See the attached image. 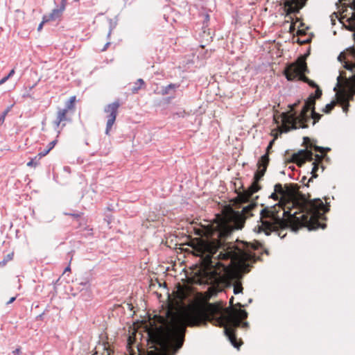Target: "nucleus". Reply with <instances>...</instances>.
I'll use <instances>...</instances> for the list:
<instances>
[{
  "label": "nucleus",
  "instance_id": "f257e3e1",
  "mask_svg": "<svg viewBox=\"0 0 355 355\" xmlns=\"http://www.w3.org/2000/svg\"><path fill=\"white\" fill-rule=\"evenodd\" d=\"M255 207L256 204L250 203L243 207L241 212L228 209L196 230V234L204 238L198 241L193 248L195 254L202 259L207 282L216 283L232 279L239 272H245L249 262L254 261L252 250L243 242L223 248L218 254L217 251L222 248V239L234 230L241 229Z\"/></svg>",
  "mask_w": 355,
  "mask_h": 355
},
{
  "label": "nucleus",
  "instance_id": "f03ea898",
  "mask_svg": "<svg viewBox=\"0 0 355 355\" xmlns=\"http://www.w3.org/2000/svg\"><path fill=\"white\" fill-rule=\"evenodd\" d=\"M244 310L223 309L219 304H208L205 307H192L182 312L166 311V318H162L159 327H150L148 339L154 348L148 355H175L184 343L187 326H198L209 321L213 324L224 327V333L234 347L239 348L234 329L247 318Z\"/></svg>",
  "mask_w": 355,
  "mask_h": 355
},
{
  "label": "nucleus",
  "instance_id": "7ed1b4c3",
  "mask_svg": "<svg viewBox=\"0 0 355 355\" xmlns=\"http://www.w3.org/2000/svg\"><path fill=\"white\" fill-rule=\"evenodd\" d=\"M279 200L277 204L267 207L261 211V225H258V232L266 235L275 232L278 236L284 238L288 227L293 230L300 226L308 227L309 230L324 228L319 222L323 214L328 211L320 199L306 201L297 198V187L293 184H281L275 186V192L270 196Z\"/></svg>",
  "mask_w": 355,
  "mask_h": 355
},
{
  "label": "nucleus",
  "instance_id": "20e7f679",
  "mask_svg": "<svg viewBox=\"0 0 355 355\" xmlns=\"http://www.w3.org/2000/svg\"><path fill=\"white\" fill-rule=\"evenodd\" d=\"M315 94L311 95L310 97L306 101L304 105L301 110V112L298 116L294 112V110L297 106V103L290 105V110L288 113H284L283 114V124L286 127V130H289L291 128L297 127L296 124L300 123V125L302 128H306V125H303L307 120L309 119L308 112H309L311 107L314 106L315 101L316 98H320L322 95V91L317 87Z\"/></svg>",
  "mask_w": 355,
  "mask_h": 355
},
{
  "label": "nucleus",
  "instance_id": "39448f33",
  "mask_svg": "<svg viewBox=\"0 0 355 355\" xmlns=\"http://www.w3.org/2000/svg\"><path fill=\"white\" fill-rule=\"evenodd\" d=\"M337 88L339 89V92H336L337 101L341 104L343 112H347L349 106V101L355 94V75L347 78L345 73L341 71L337 77L334 90L336 91Z\"/></svg>",
  "mask_w": 355,
  "mask_h": 355
},
{
  "label": "nucleus",
  "instance_id": "423d86ee",
  "mask_svg": "<svg viewBox=\"0 0 355 355\" xmlns=\"http://www.w3.org/2000/svg\"><path fill=\"white\" fill-rule=\"evenodd\" d=\"M307 70L306 63L304 58H299L297 60L288 65L284 69V75L288 80H294L296 78L307 83L313 87H318L313 81L309 80L304 76V73Z\"/></svg>",
  "mask_w": 355,
  "mask_h": 355
},
{
  "label": "nucleus",
  "instance_id": "0eeeda50",
  "mask_svg": "<svg viewBox=\"0 0 355 355\" xmlns=\"http://www.w3.org/2000/svg\"><path fill=\"white\" fill-rule=\"evenodd\" d=\"M338 61L343 62V67L350 71L349 76H355V46H350L341 52L338 57Z\"/></svg>",
  "mask_w": 355,
  "mask_h": 355
},
{
  "label": "nucleus",
  "instance_id": "6e6552de",
  "mask_svg": "<svg viewBox=\"0 0 355 355\" xmlns=\"http://www.w3.org/2000/svg\"><path fill=\"white\" fill-rule=\"evenodd\" d=\"M120 106V103L119 101H115L114 103H110L106 105L104 108V112L107 114V123L105 128V134L109 135L110 132L114 125L116 116L118 114V110Z\"/></svg>",
  "mask_w": 355,
  "mask_h": 355
},
{
  "label": "nucleus",
  "instance_id": "1a4fd4ad",
  "mask_svg": "<svg viewBox=\"0 0 355 355\" xmlns=\"http://www.w3.org/2000/svg\"><path fill=\"white\" fill-rule=\"evenodd\" d=\"M307 0H286L284 7L286 15L295 14L305 5Z\"/></svg>",
  "mask_w": 355,
  "mask_h": 355
},
{
  "label": "nucleus",
  "instance_id": "9d476101",
  "mask_svg": "<svg viewBox=\"0 0 355 355\" xmlns=\"http://www.w3.org/2000/svg\"><path fill=\"white\" fill-rule=\"evenodd\" d=\"M269 162V157L268 153H266L261 157L258 162L257 166L258 170L256 172L254 175V178L257 180H260L261 178L264 175L265 172L266 171L267 166L268 165Z\"/></svg>",
  "mask_w": 355,
  "mask_h": 355
},
{
  "label": "nucleus",
  "instance_id": "9b49d317",
  "mask_svg": "<svg viewBox=\"0 0 355 355\" xmlns=\"http://www.w3.org/2000/svg\"><path fill=\"white\" fill-rule=\"evenodd\" d=\"M259 181V180H257L254 178V182L248 188V189L245 191L241 195H239V197L241 201H242V202L248 201L254 193L257 192L260 189V187L258 184Z\"/></svg>",
  "mask_w": 355,
  "mask_h": 355
},
{
  "label": "nucleus",
  "instance_id": "f8f14e48",
  "mask_svg": "<svg viewBox=\"0 0 355 355\" xmlns=\"http://www.w3.org/2000/svg\"><path fill=\"white\" fill-rule=\"evenodd\" d=\"M312 159L313 153L309 150H302L293 155V160L298 165H302L304 162L311 161Z\"/></svg>",
  "mask_w": 355,
  "mask_h": 355
},
{
  "label": "nucleus",
  "instance_id": "ddd939ff",
  "mask_svg": "<svg viewBox=\"0 0 355 355\" xmlns=\"http://www.w3.org/2000/svg\"><path fill=\"white\" fill-rule=\"evenodd\" d=\"M65 9V4L61 3L59 8H54L49 15H45V21H55L59 19Z\"/></svg>",
  "mask_w": 355,
  "mask_h": 355
},
{
  "label": "nucleus",
  "instance_id": "4468645a",
  "mask_svg": "<svg viewBox=\"0 0 355 355\" xmlns=\"http://www.w3.org/2000/svg\"><path fill=\"white\" fill-rule=\"evenodd\" d=\"M288 112H286V113H288ZM285 112H282L281 114V121H282V126L279 128L278 130H273L272 132H271V135L273 136V139H277L279 137V135H280L282 132H288L289 130H292V129H297V128H302L300 125V123L297 125V127H295V128H290L289 130H286V127L284 126V124H283V114H284Z\"/></svg>",
  "mask_w": 355,
  "mask_h": 355
},
{
  "label": "nucleus",
  "instance_id": "2eb2a0df",
  "mask_svg": "<svg viewBox=\"0 0 355 355\" xmlns=\"http://www.w3.org/2000/svg\"><path fill=\"white\" fill-rule=\"evenodd\" d=\"M309 119L307 120L303 125H306L307 128V123L312 120V124L315 125L321 118V114L316 113L314 110V106L311 107L309 112H308Z\"/></svg>",
  "mask_w": 355,
  "mask_h": 355
},
{
  "label": "nucleus",
  "instance_id": "dca6fc26",
  "mask_svg": "<svg viewBox=\"0 0 355 355\" xmlns=\"http://www.w3.org/2000/svg\"><path fill=\"white\" fill-rule=\"evenodd\" d=\"M67 109H62L58 110V114H57V119L55 121V123L57 127H58L60 124V123L64 120H66V116L67 114Z\"/></svg>",
  "mask_w": 355,
  "mask_h": 355
},
{
  "label": "nucleus",
  "instance_id": "f3484780",
  "mask_svg": "<svg viewBox=\"0 0 355 355\" xmlns=\"http://www.w3.org/2000/svg\"><path fill=\"white\" fill-rule=\"evenodd\" d=\"M12 107V105L8 107L0 115V125H1L4 123L5 118L8 113L10 111Z\"/></svg>",
  "mask_w": 355,
  "mask_h": 355
},
{
  "label": "nucleus",
  "instance_id": "a211bd4d",
  "mask_svg": "<svg viewBox=\"0 0 355 355\" xmlns=\"http://www.w3.org/2000/svg\"><path fill=\"white\" fill-rule=\"evenodd\" d=\"M76 100V97L75 96H71L67 103V107L65 109H67V110L73 109L74 107Z\"/></svg>",
  "mask_w": 355,
  "mask_h": 355
},
{
  "label": "nucleus",
  "instance_id": "6ab92c4d",
  "mask_svg": "<svg viewBox=\"0 0 355 355\" xmlns=\"http://www.w3.org/2000/svg\"><path fill=\"white\" fill-rule=\"evenodd\" d=\"M336 104V101H332L330 103L327 104L323 109L322 111L325 113H329L335 107Z\"/></svg>",
  "mask_w": 355,
  "mask_h": 355
},
{
  "label": "nucleus",
  "instance_id": "aec40b11",
  "mask_svg": "<svg viewBox=\"0 0 355 355\" xmlns=\"http://www.w3.org/2000/svg\"><path fill=\"white\" fill-rule=\"evenodd\" d=\"M144 85V81L143 79H139L137 82L135 83V87L132 89V92L136 93L137 91Z\"/></svg>",
  "mask_w": 355,
  "mask_h": 355
},
{
  "label": "nucleus",
  "instance_id": "412c9836",
  "mask_svg": "<svg viewBox=\"0 0 355 355\" xmlns=\"http://www.w3.org/2000/svg\"><path fill=\"white\" fill-rule=\"evenodd\" d=\"M242 291H243V287H242L241 282H236L234 285V293L235 295H236V294L241 293Z\"/></svg>",
  "mask_w": 355,
  "mask_h": 355
},
{
  "label": "nucleus",
  "instance_id": "4be33fe9",
  "mask_svg": "<svg viewBox=\"0 0 355 355\" xmlns=\"http://www.w3.org/2000/svg\"><path fill=\"white\" fill-rule=\"evenodd\" d=\"M50 152L49 149L46 148L41 152H40L35 157V159L40 160L42 157L46 156Z\"/></svg>",
  "mask_w": 355,
  "mask_h": 355
},
{
  "label": "nucleus",
  "instance_id": "5701e85b",
  "mask_svg": "<svg viewBox=\"0 0 355 355\" xmlns=\"http://www.w3.org/2000/svg\"><path fill=\"white\" fill-rule=\"evenodd\" d=\"M38 159H35V157L33 159H31L28 163L27 166L30 167H35L39 164Z\"/></svg>",
  "mask_w": 355,
  "mask_h": 355
},
{
  "label": "nucleus",
  "instance_id": "b1692460",
  "mask_svg": "<svg viewBox=\"0 0 355 355\" xmlns=\"http://www.w3.org/2000/svg\"><path fill=\"white\" fill-rule=\"evenodd\" d=\"M297 42L299 44L303 45V44H305L306 43L311 42V38L309 37L306 39L302 40V39H300V37H298L297 39Z\"/></svg>",
  "mask_w": 355,
  "mask_h": 355
},
{
  "label": "nucleus",
  "instance_id": "393cba45",
  "mask_svg": "<svg viewBox=\"0 0 355 355\" xmlns=\"http://www.w3.org/2000/svg\"><path fill=\"white\" fill-rule=\"evenodd\" d=\"M318 163H316L315 162H313L312 163V165H313V168H312V171L311 173L313 174V176H316L315 175V172L317 171V170L318 169Z\"/></svg>",
  "mask_w": 355,
  "mask_h": 355
},
{
  "label": "nucleus",
  "instance_id": "a878e982",
  "mask_svg": "<svg viewBox=\"0 0 355 355\" xmlns=\"http://www.w3.org/2000/svg\"><path fill=\"white\" fill-rule=\"evenodd\" d=\"M46 22H49V21H45V16L44 15L42 17V21H41V23L39 24V26L37 27V31H40L43 27V25Z\"/></svg>",
  "mask_w": 355,
  "mask_h": 355
},
{
  "label": "nucleus",
  "instance_id": "bb28decb",
  "mask_svg": "<svg viewBox=\"0 0 355 355\" xmlns=\"http://www.w3.org/2000/svg\"><path fill=\"white\" fill-rule=\"evenodd\" d=\"M56 143H57V140L52 141L51 142H50L47 148L49 149V150L51 151L54 148Z\"/></svg>",
  "mask_w": 355,
  "mask_h": 355
},
{
  "label": "nucleus",
  "instance_id": "cd10ccee",
  "mask_svg": "<svg viewBox=\"0 0 355 355\" xmlns=\"http://www.w3.org/2000/svg\"><path fill=\"white\" fill-rule=\"evenodd\" d=\"M10 78L6 76L0 80V85L4 84Z\"/></svg>",
  "mask_w": 355,
  "mask_h": 355
},
{
  "label": "nucleus",
  "instance_id": "c85d7f7f",
  "mask_svg": "<svg viewBox=\"0 0 355 355\" xmlns=\"http://www.w3.org/2000/svg\"><path fill=\"white\" fill-rule=\"evenodd\" d=\"M274 142H275V139H272V141H270V143H269V144H268V146L267 147V149H266L267 150V153H266L268 154V152H269L270 149L272 148Z\"/></svg>",
  "mask_w": 355,
  "mask_h": 355
},
{
  "label": "nucleus",
  "instance_id": "c756f323",
  "mask_svg": "<svg viewBox=\"0 0 355 355\" xmlns=\"http://www.w3.org/2000/svg\"><path fill=\"white\" fill-rule=\"evenodd\" d=\"M12 353H13L14 355H19L20 349H16L15 350H14L12 352Z\"/></svg>",
  "mask_w": 355,
  "mask_h": 355
},
{
  "label": "nucleus",
  "instance_id": "7c9ffc66",
  "mask_svg": "<svg viewBox=\"0 0 355 355\" xmlns=\"http://www.w3.org/2000/svg\"><path fill=\"white\" fill-rule=\"evenodd\" d=\"M15 74V69H12L7 75L9 78L12 77Z\"/></svg>",
  "mask_w": 355,
  "mask_h": 355
},
{
  "label": "nucleus",
  "instance_id": "2f4dec72",
  "mask_svg": "<svg viewBox=\"0 0 355 355\" xmlns=\"http://www.w3.org/2000/svg\"><path fill=\"white\" fill-rule=\"evenodd\" d=\"M16 297H11L9 301L7 302V304H10L11 303H12L15 300Z\"/></svg>",
  "mask_w": 355,
  "mask_h": 355
},
{
  "label": "nucleus",
  "instance_id": "473e14b6",
  "mask_svg": "<svg viewBox=\"0 0 355 355\" xmlns=\"http://www.w3.org/2000/svg\"><path fill=\"white\" fill-rule=\"evenodd\" d=\"M207 39H206V40H205V41L202 40V41H201V42H207V43H209V42H210L209 39H211V37H209V35H207Z\"/></svg>",
  "mask_w": 355,
  "mask_h": 355
},
{
  "label": "nucleus",
  "instance_id": "72a5a7b5",
  "mask_svg": "<svg viewBox=\"0 0 355 355\" xmlns=\"http://www.w3.org/2000/svg\"><path fill=\"white\" fill-rule=\"evenodd\" d=\"M71 271V267L70 265H69L65 269L64 272H70Z\"/></svg>",
  "mask_w": 355,
  "mask_h": 355
},
{
  "label": "nucleus",
  "instance_id": "f704fd0d",
  "mask_svg": "<svg viewBox=\"0 0 355 355\" xmlns=\"http://www.w3.org/2000/svg\"><path fill=\"white\" fill-rule=\"evenodd\" d=\"M23 97L24 98H30L31 96V95L28 93H27V94H23Z\"/></svg>",
  "mask_w": 355,
  "mask_h": 355
},
{
  "label": "nucleus",
  "instance_id": "c9c22d12",
  "mask_svg": "<svg viewBox=\"0 0 355 355\" xmlns=\"http://www.w3.org/2000/svg\"><path fill=\"white\" fill-rule=\"evenodd\" d=\"M175 85H173V84H171L168 86V88L171 89V88H175Z\"/></svg>",
  "mask_w": 355,
  "mask_h": 355
},
{
  "label": "nucleus",
  "instance_id": "e433bc0d",
  "mask_svg": "<svg viewBox=\"0 0 355 355\" xmlns=\"http://www.w3.org/2000/svg\"><path fill=\"white\" fill-rule=\"evenodd\" d=\"M209 15H205V20H206V21H209Z\"/></svg>",
  "mask_w": 355,
  "mask_h": 355
},
{
  "label": "nucleus",
  "instance_id": "4c0bfd02",
  "mask_svg": "<svg viewBox=\"0 0 355 355\" xmlns=\"http://www.w3.org/2000/svg\"><path fill=\"white\" fill-rule=\"evenodd\" d=\"M233 300H234V297H232L230 300V303L231 304V305H232L233 304Z\"/></svg>",
  "mask_w": 355,
  "mask_h": 355
},
{
  "label": "nucleus",
  "instance_id": "58836bf2",
  "mask_svg": "<svg viewBox=\"0 0 355 355\" xmlns=\"http://www.w3.org/2000/svg\"><path fill=\"white\" fill-rule=\"evenodd\" d=\"M308 54H309V52H307V54L306 55H304L303 56H301L300 58H304L306 59V57L308 55Z\"/></svg>",
  "mask_w": 355,
  "mask_h": 355
},
{
  "label": "nucleus",
  "instance_id": "ea45409f",
  "mask_svg": "<svg viewBox=\"0 0 355 355\" xmlns=\"http://www.w3.org/2000/svg\"><path fill=\"white\" fill-rule=\"evenodd\" d=\"M61 3L65 4L66 3V0H62Z\"/></svg>",
  "mask_w": 355,
  "mask_h": 355
},
{
  "label": "nucleus",
  "instance_id": "a19ab883",
  "mask_svg": "<svg viewBox=\"0 0 355 355\" xmlns=\"http://www.w3.org/2000/svg\"><path fill=\"white\" fill-rule=\"evenodd\" d=\"M105 50H106V47L105 46V47L102 49V51H105Z\"/></svg>",
  "mask_w": 355,
  "mask_h": 355
},
{
  "label": "nucleus",
  "instance_id": "79ce46f5",
  "mask_svg": "<svg viewBox=\"0 0 355 355\" xmlns=\"http://www.w3.org/2000/svg\"><path fill=\"white\" fill-rule=\"evenodd\" d=\"M105 44L108 45V44H110V42H107Z\"/></svg>",
  "mask_w": 355,
  "mask_h": 355
},
{
  "label": "nucleus",
  "instance_id": "37998d69",
  "mask_svg": "<svg viewBox=\"0 0 355 355\" xmlns=\"http://www.w3.org/2000/svg\"><path fill=\"white\" fill-rule=\"evenodd\" d=\"M81 284L85 285L86 283L81 282Z\"/></svg>",
  "mask_w": 355,
  "mask_h": 355
}]
</instances>
